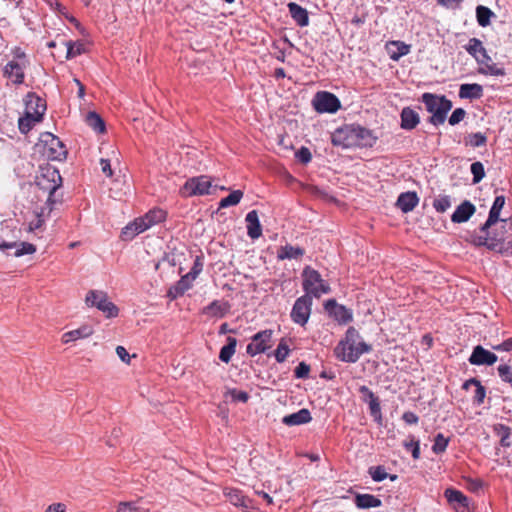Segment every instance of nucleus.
<instances>
[{"instance_id": "f257e3e1", "label": "nucleus", "mask_w": 512, "mask_h": 512, "mask_svg": "<svg viewBox=\"0 0 512 512\" xmlns=\"http://www.w3.org/2000/svg\"><path fill=\"white\" fill-rule=\"evenodd\" d=\"M421 100L425 104L426 110L431 113V117L428 121L434 126L443 124L447 118L448 112L452 108V102L445 96L432 93H424Z\"/></svg>"}, {"instance_id": "f03ea898", "label": "nucleus", "mask_w": 512, "mask_h": 512, "mask_svg": "<svg viewBox=\"0 0 512 512\" xmlns=\"http://www.w3.org/2000/svg\"><path fill=\"white\" fill-rule=\"evenodd\" d=\"M302 278V287L305 295H309L311 298H319L323 294L329 293V285L322 279L320 273L310 266H306L303 269Z\"/></svg>"}, {"instance_id": "7ed1b4c3", "label": "nucleus", "mask_w": 512, "mask_h": 512, "mask_svg": "<svg viewBox=\"0 0 512 512\" xmlns=\"http://www.w3.org/2000/svg\"><path fill=\"white\" fill-rule=\"evenodd\" d=\"M471 242L475 246H484L487 249L498 253H503L510 248V243L505 240L504 232L491 234L489 229L485 232L480 230L479 233L471 235Z\"/></svg>"}, {"instance_id": "20e7f679", "label": "nucleus", "mask_w": 512, "mask_h": 512, "mask_svg": "<svg viewBox=\"0 0 512 512\" xmlns=\"http://www.w3.org/2000/svg\"><path fill=\"white\" fill-rule=\"evenodd\" d=\"M39 144L43 146V154L49 160L64 161L67 158V149L64 143L54 134L44 132L40 134Z\"/></svg>"}, {"instance_id": "39448f33", "label": "nucleus", "mask_w": 512, "mask_h": 512, "mask_svg": "<svg viewBox=\"0 0 512 512\" xmlns=\"http://www.w3.org/2000/svg\"><path fill=\"white\" fill-rule=\"evenodd\" d=\"M85 303L88 307H96L107 318L117 317L118 307L109 300L106 292L102 290H90L85 297Z\"/></svg>"}, {"instance_id": "423d86ee", "label": "nucleus", "mask_w": 512, "mask_h": 512, "mask_svg": "<svg viewBox=\"0 0 512 512\" xmlns=\"http://www.w3.org/2000/svg\"><path fill=\"white\" fill-rule=\"evenodd\" d=\"M38 186L41 189L49 191L47 203L54 205L59 200L55 198V193L62 184V178L59 170L53 167H48L43 170L41 177L38 178Z\"/></svg>"}, {"instance_id": "0eeeda50", "label": "nucleus", "mask_w": 512, "mask_h": 512, "mask_svg": "<svg viewBox=\"0 0 512 512\" xmlns=\"http://www.w3.org/2000/svg\"><path fill=\"white\" fill-rule=\"evenodd\" d=\"M212 181L207 175L191 177L180 188L182 197L203 196L211 194Z\"/></svg>"}, {"instance_id": "6e6552de", "label": "nucleus", "mask_w": 512, "mask_h": 512, "mask_svg": "<svg viewBox=\"0 0 512 512\" xmlns=\"http://www.w3.org/2000/svg\"><path fill=\"white\" fill-rule=\"evenodd\" d=\"M312 106L318 113H336L340 107V100L336 95L328 91H318L313 99Z\"/></svg>"}, {"instance_id": "1a4fd4ad", "label": "nucleus", "mask_w": 512, "mask_h": 512, "mask_svg": "<svg viewBox=\"0 0 512 512\" xmlns=\"http://www.w3.org/2000/svg\"><path fill=\"white\" fill-rule=\"evenodd\" d=\"M311 307H312L311 296L302 295L301 297L297 298L293 304V307H292V310L290 313L291 320L300 326H304L310 318Z\"/></svg>"}, {"instance_id": "9d476101", "label": "nucleus", "mask_w": 512, "mask_h": 512, "mask_svg": "<svg viewBox=\"0 0 512 512\" xmlns=\"http://www.w3.org/2000/svg\"><path fill=\"white\" fill-rule=\"evenodd\" d=\"M360 398L369 406V413L373 420L379 425H383V416L381 411L380 399L368 387L361 386L359 388Z\"/></svg>"}, {"instance_id": "9b49d317", "label": "nucleus", "mask_w": 512, "mask_h": 512, "mask_svg": "<svg viewBox=\"0 0 512 512\" xmlns=\"http://www.w3.org/2000/svg\"><path fill=\"white\" fill-rule=\"evenodd\" d=\"M331 143L339 150H347L352 147V125L345 124L335 129L331 134Z\"/></svg>"}, {"instance_id": "f8f14e48", "label": "nucleus", "mask_w": 512, "mask_h": 512, "mask_svg": "<svg viewBox=\"0 0 512 512\" xmlns=\"http://www.w3.org/2000/svg\"><path fill=\"white\" fill-rule=\"evenodd\" d=\"M444 496L456 512H472L468 498L461 491L448 488L445 490Z\"/></svg>"}, {"instance_id": "ddd939ff", "label": "nucleus", "mask_w": 512, "mask_h": 512, "mask_svg": "<svg viewBox=\"0 0 512 512\" xmlns=\"http://www.w3.org/2000/svg\"><path fill=\"white\" fill-rule=\"evenodd\" d=\"M25 113H29L36 120H42L46 111V101L36 95L34 92H29L25 98Z\"/></svg>"}, {"instance_id": "4468645a", "label": "nucleus", "mask_w": 512, "mask_h": 512, "mask_svg": "<svg viewBox=\"0 0 512 512\" xmlns=\"http://www.w3.org/2000/svg\"><path fill=\"white\" fill-rule=\"evenodd\" d=\"M324 309L339 324H346L352 318L350 311L345 306L338 304L335 299L327 300Z\"/></svg>"}, {"instance_id": "2eb2a0df", "label": "nucleus", "mask_w": 512, "mask_h": 512, "mask_svg": "<svg viewBox=\"0 0 512 512\" xmlns=\"http://www.w3.org/2000/svg\"><path fill=\"white\" fill-rule=\"evenodd\" d=\"M334 355L343 362H352V327L347 329L345 338L334 348Z\"/></svg>"}, {"instance_id": "dca6fc26", "label": "nucleus", "mask_w": 512, "mask_h": 512, "mask_svg": "<svg viewBox=\"0 0 512 512\" xmlns=\"http://www.w3.org/2000/svg\"><path fill=\"white\" fill-rule=\"evenodd\" d=\"M498 360V357L493 352L486 350L481 345L474 347L472 354L469 357V362L472 365H493Z\"/></svg>"}, {"instance_id": "f3484780", "label": "nucleus", "mask_w": 512, "mask_h": 512, "mask_svg": "<svg viewBox=\"0 0 512 512\" xmlns=\"http://www.w3.org/2000/svg\"><path fill=\"white\" fill-rule=\"evenodd\" d=\"M25 65L15 60L9 61L3 68V74L6 78L16 85L24 82L25 78Z\"/></svg>"}, {"instance_id": "a211bd4d", "label": "nucleus", "mask_w": 512, "mask_h": 512, "mask_svg": "<svg viewBox=\"0 0 512 512\" xmlns=\"http://www.w3.org/2000/svg\"><path fill=\"white\" fill-rule=\"evenodd\" d=\"M195 277H192L191 274L188 272L187 274L183 275L174 285H172L168 291L167 296L171 300H175L185 294L186 291H188L192 285L193 281L195 280Z\"/></svg>"}, {"instance_id": "6ab92c4d", "label": "nucleus", "mask_w": 512, "mask_h": 512, "mask_svg": "<svg viewBox=\"0 0 512 512\" xmlns=\"http://www.w3.org/2000/svg\"><path fill=\"white\" fill-rule=\"evenodd\" d=\"M465 49L476 59L478 64H484L485 59L491 61V57L487 54L486 49L478 38H471Z\"/></svg>"}, {"instance_id": "aec40b11", "label": "nucleus", "mask_w": 512, "mask_h": 512, "mask_svg": "<svg viewBox=\"0 0 512 512\" xmlns=\"http://www.w3.org/2000/svg\"><path fill=\"white\" fill-rule=\"evenodd\" d=\"M376 141L377 136L374 135L373 131L363 127L354 128V146L372 147Z\"/></svg>"}, {"instance_id": "412c9836", "label": "nucleus", "mask_w": 512, "mask_h": 512, "mask_svg": "<svg viewBox=\"0 0 512 512\" xmlns=\"http://www.w3.org/2000/svg\"><path fill=\"white\" fill-rule=\"evenodd\" d=\"M505 205V197L503 195L497 196L492 204V207L489 211L488 219L481 226V231L485 232L492 225L499 221L500 212Z\"/></svg>"}, {"instance_id": "4be33fe9", "label": "nucleus", "mask_w": 512, "mask_h": 512, "mask_svg": "<svg viewBox=\"0 0 512 512\" xmlns=\"http://www.w3.org/2000/svg\"><path fill=\"white\" fill-rule=\"evenodd\" d=\"M247 235L251 239H258L262 235V226L256 210L249 211L245 216Z\"/></svg>"}, {"instance_id": "5701e85b", "label": "nucleus", "mask_w": 512, "mask_h": 512, "mask_svg": "<svg viewBox=\"0 0 512 512\" xmlns=\"http://www.w3.org/2000/svg\"><path fill=\"white\" fill-rule=\"evenodd\" d=\"M231 305L228 301L213 300L203 308V314L215 318H223L229 313Z\"/></svg>"}, {"instance_id": "b1692460", "label": "nucleus", "mask_w": 512, "mask_h": 512, "mask_svg": "<svg viewBox=\"0 0 512 512\" xmlns=\"http://www.w3.org/2000/svg\"><path fill=\"white\" fill-rule=\"evenodd\" d=\"M385 49L393 61H398L401 57L410 53L411 46L402 41H389Z\"/></svg>"}, {"instance_id": "393cba45", "label": "nucleus", "mask_w": 512, "mask_h": 512, "mask_svg": "<svg viewBox=\"0 0 512 512\" xmlns=\"http://www.w3.org/2000/svg\"><path fill=\"white\" fill-rule=\"evenodd\" d=\"M475 210V206L470 201L466 200L456 208L451 216V220L454 223L466 222L475 213Z\"/></svg>"}, {"instance_id": "a878e982", "label": "nucleus", "mask_w": 512, "mask_h": 512, "mask_svg": "<svg viewBox=\"0 0 512 512\" xmlns=\"http://www.w3.org/2000/svg\"><path fill=\"white\" fill-rule=\"evenodd\" d=\"M291 18L300 27L309 25L308 11L295 2H290L287 5Z\"/></svg>"}, {"instance_id": "bb28decb", "label": "nucleus", "mask_w": 512, "mask_h": 512, "mask_svg": "<svg viewBox=\"0 0 512 512\" xmlns=\"http://www.w3.org/2000/svg\"><path fill=\"white\" fill-rule=\"evenodd\" d=\"M312 420L311 413L308 409L302 408L295 413L286 415L282 419V423L287 426H297L307 424Z\"/></svg>"}, {"instance_id": "cd10ccee", "label": "nucleus", "mask_w": 512, "mask_h": 512, "mask_svg": "<svg viewBox=\"0 0 512 512\" xmlns=\"http://www.w3.org/2000/svg\"><path fill=\"white\" fill-rule=\"evenodd\" d=\"M419 202V198L416 192H404L401 193L397 199L396 206L404 213L412 211Z\"/></svg>"}, {"instance_id": "c85d7f7f", "label": "nucleus", "mask_w": 512, "mask_h": 512, "mask_svg": "<svg viewBox=\"0 0 512 512\" xmlns=\"http://www.w3.org/2000/svg\"><path fill=\"white\" fill-rule=\"evenodd\" d=\"M229 502L237 507H242L245 509L252 507V500L245 496L240 489L230 488L225 493Z\"/></svg>"}, {"instance_id": "c756f323", "label": "nucleus", "mask_w": 512, "mask_h": 512, "mask_svg": "<svg viewBox=\"0 0 512 512\" xmlns=\"http://www.w3.org/2000/svg\"><path fill=\"white\" fill-rule=\"evenodd\" d=\"M401 128L405 130L414 129L420 122L419 114L410 107L402 109L401 114Z\"/></svg>"}, {"instance_id": "7c9ffc66", "label": "nucleus", "mask_w": 512, "mask_h": 512, "mask_svg": "<svg viewBox=\"0 0 512 512\" xmlns=\"http://www.w3.org/2000/svg\"><path fill=\"white\" fill-rule=\"evenodd\" d=\"M355 504L360 509L378 508L382 505V501L372 494H355Z\"/></svg>"}, {"instance_id": "2f4dec72", "label": "nucleus", "mask_w": 512, "mask_h": 512, "mask_svg": "<svg viewBox=\"0 0 512 512\" xmlns=\"http://www.w3.org/2000/svg\"><path fill=\"white\" fill-rule=\"evenodd\" d=\"M93 334V327L91 325H83L77 329L68 331L63 334V342L69 343L78 339L87 338Z\"/></svg>"}, {"instance_id": "473e14b6", "label": "nucleus", "mask_w": 512, "mask_h": 512, "mask_svg": "<svg viewBox=\"0 0 512 512\" xmlns=\"http://www.w3.org/2000/svg\"><path fill=\"white\" fill-rule=\"evenodd\" d=\"M483 95V87L480 84H462L459 89V97L462 99H479Z\"/></svg>"}, {"instance_id": "72a5a7b5", "label": "nucleus", "mask_w": 512, "mask_h": 512, "mask_svg": "<svg viewBox=\"0 0 512 512\" xmlns=\"http://www.w3.org/2000/svg\"><path fill=\"white\" fill-rule=\"evenodd\" d=\"M470 386H474L475 387V394H474V397H473L474 403H476L478 405L482 404L484 402V399H485V396H486V389H485V387L476 378H471V379L466 380L464 382L462 388L464 390H468L470 388Z\"/></svg>"}, {"instance_id": "f704fd0d", "label": "nucleus", "mask_w": 512, "mask_h": 512, "mask_svg": "<svg viewBox=\"0 0 512 512\" xmlns=\"http://www.w3.org/2000/svg\"><path fill=\"white\" fill-rule=\"evenodd\" d=\"M305 254V250L299 246L285 245L278 250L277 257L280 260L284 259H298Z\"/></svg>"}, {"instance_id": "c9c22d12", "label": "nucleus", "mask_w": 512, "mask_h": 512, "mask_svg": "<svg viewBox=\"0 0 512 512\" xmlns=\"http://www.w3.org/2000/svg\"><path fill=\"white\" fill-rule=\"evenodd\" d=\"M226 341V345L220 349L219 359L224 363H229L232 356L235 354L237 339L235 337L228 336Z\"/></svg>"}, {"instance_id": "e433bc0d", "label": "nucleus", "mask_w": 512, "mask_h": 512, "mask_svg": "<svg viewBox=\"0 0 512 512\" xmlns=\"http://www.w3.org/2000/svg\"><path fill=\"white\" fill-rule=\"evenodd\" d=\"M493 431L500 438V444L502 447L509 448L512 446V430L509 426L499 423L494 425Z\"/></svg>"}, {"instance_id": "4c0bfd02", "label": "nucleus", "mask_w": 512, "mask_h": 512, "mask_svg": "<svg viewBox=\"0 0 512 512\" xmlns=\"http://www.w3.org/2000/svg\"><path fill=\"white\" fill-rule=\"evenodd\" d=\"M86 124L97 133H103L106 130L103 118L95 111H89L87 113Z\"/></svg>"}, {"instance_id": "58836bf2", "label": "nucleus", "mask_w": 512, "mask_h": 512, "mask_svg": "<svg viewBox=\"0 0 512 512\" xmlns=\"http://www.w3.org/2000/svg\"><path fill=\"white\" fill-rule=\"evenodd\" d=\"M273 331L271 329H265L257 332L251 337L252 342L254 344L259 345V347H266V351L271 348V340H272Z\"/></svg>"}, {"instance_id": "ea45409f", "label": "nucleus", "mask_w": 512, "mask_h": 512, "mask_svg": "<svg viewBox=\"0 0 512 512\" xmlns=\"http://www.w3.org/2000/svg\"><path fill=\"white\" fill-rule=\"evenodd\" d=\"M369 475L375 482H381L385 480L386 478H389L391 481H395L397 479V475H389L386 472V469L384 466L378 465V466H371L369 468Z\"/></svg>"}, {"instance_id": "a19ab883", "label": "nucleus", "mask_w": 512, "mask_h": 512, "mask_svg": "<svg viewBox=\"0 0 512 512\" xmlns=\"http://www.w3.org/2000/svg\"><path fill=\"white\" fill-rule=\"evenodd\" d=\"M479 73L484 75H492V76H503L505 75V69L499 67L497 64L493 63V61H489L485 59L484 64H480Z\"/></svg>"}, {"instance_id": "79ce46f5", "label": "nucleus", "mask_w": 512, "mask_h": 512, "mask_svg": "<svg viewBox=\"0 0 512 512\" xmlns=\"http://www.w3.org/2000/svg\"><path fill=\"white\" fill-rule=\"evenodd\" d=\"M166 212L161 208H154L149 210L145 214V219L147 220L148 224L152 227L156 224H159L163 222L166 219Z\"/></svg>"}, {"instance_id": "37998d69", "label": "nucleus", "mask_w": 512, "mask_h": 512, "mask_svg": "<svg viewBox=\"0 0 512 512\" xmlns=\"http://www.w3.org/2000/svg\"><path fill=\"white\" fill-rule=\"evenodd\" d=\"M243 197L241 190H234L228 196L222 198L219 202V208H227L237 205Z\"/></svg>"}, {"instance_id": "c03bdc74", "label": "nucleus", "mask_w": 512, "mask_h": 512, "mask_svg": "<svg viewBox=\"0 0 512 512\" xmlns=\"http://www.w3.org/2000/svg\"><path fill=\"white\" fill-rule=\"evenodd\" d=\"M65 45L67 47L66 59L68 60L73 59L85 52L84 44L80 41H67Z\"/></svg>"}, {"instance_id": "a18cd8bd", "label": "nucleus", "mask_w": 512, "mask_h": 512, "mask_svg": "<svg viewBox=\"0 0 512 512\" xmlns=\"http://www.w3.org/2000/svg\"><path fill=\"white\" fill-rule=\"evenodd\" d=\"M148 509L142 507L139 501H123L117 506L116 512H147Z\"/></svg>"}, {"instance_id": "49530a36", "label": "nucleus", "mask_w": 512, "mask_h": 512, "mask_svg": "<svg viewBox=\"0 0 512 512\" xmlns=\"http://www.w3.org/2000/svg\"><path fill=\"white\" fill-rule=\"evenodd\" d=\"M491 16H493V12L488 7L479 5L476 8L477 22L480 26H488L490 24Z\"/></svg>"}, {"instance_id": "de8ad7c7", "label": "nucleus", "mask_w": 512, "mask_h": 512, "mask_svg": "<svg viewBox=\"0 0 512 512\" xmlns=\"http://www.w3.org/2000/svg\"><path fill=\"white\" fill-rule=\"evenodd\" d=\"M403 446L406 451L411 452L414 460L420 458V442L416 440L414 436L410 435L408 439L403 442Z\"/></svg>"}, {"instance_id": "09e8293b", "label": "nucleus", "mask_w": 512, "mask_h": 512, "mask_svg": "<svg viewBox=\"0 0 512 512\" xmlns=\"http://www.w3.org/2000/svg\"><path fill=\"white\" fill-rule=\"evenodd\" d=\"M36 122H40V120H36L35 117H32L29 113H25L24 117H20L18 121V128L22 134H27L30 132Z\"/></svg>"}, {"instance_id": "8fccbe9b", "label": "nucleus", "mask_w": 512, "mask_h": 512, "mask_svg": "<svg viewBox=\"0 0 512 512\" xmlns=\"http://www.w3.org/2000/svg\"><path fill=\"white\" fill-rule=\"evenodd\" d=\"M450 438L445 437L442 433H438L434 438V444L432 446V451L435 454H442L446 451Z\"/></svg>"}, {"instance_id": "3c124183", "label": "nucleus", "mask_w": 512, "mask_h": 512, "mask_svg": "<svg viewBox=\"0 0 512 512\" xmlns=\"http://www.w3.org/2000/svg\"><path fill=\"white\" fill-rule=\"evenodd\" d=\"M290 353V348L289 346L287 345V342L285 339H281L275 352H274V356H275V359L278 363H282L284 362L288 355Z\"/></svg>"}, {"instance_id": "603ef678", "label": "nucleus", "mask_w": 512, "mask_h": 512, "mask_svg": "<svg viewBox=\"0 0 512 512\" xmlns=\"http://www.w3.org/2000/svg\"><path fill=\"white\" fill-rule=\"evenodd\" d=\"M36 252V246L29 242H21L17 244L16 250L14 252L15 257H21L27 254H33Z\"/></svg>"}, {"instance_id": "864d4df0", "label": "nucleus", "mask_w": 512, "mask_h": 512, "mask_svg": "<svg viewBox=\"0 0 512 512\" xmlns=\"http://www.w3.org/2000/svg\"><path fill=\"white\" fill-rule=\"evenodd\" d=\"M486 142V135L481 132H477L469 134L466 143L471 145L472 147H480L486 145Z\"/></svg>"}, {"instance_id": "5fc2aeb1", "label": "nucleus", "mask_w": 512, "mask_h": 512, "mask_svg": "<svg viewBox=\"0 0 512 512\" xmlns=\"http://www.w3.org/2000/svg\"><path fill=\"white\" fill-rule=\"evenodd\" d=\"M471 173L473 175V183H479L485 176L484 166L481 162L477 161L471 164Z\"/></svg>"}, {"instance_id": "6e6d98bb", "label": "nucleus", "mask_w": 512, "mask_h": 512, "mask_svg": "<svg viewBox=\"0 0 512 512\" xmlns=\"http://www.w3.org/2000/svg\"><path fill=\"white\" fill-rule=\"evenodd\" d=\"M451 206V201L449 196H440L433 201V207L439 213L446 212Z\"/></svg>"}, {"instance_id": "4d7b16f0", "label": "nucleus", "mask_w": 512, "mask_h": 512, "mask_svg": "<svg viewBox=\"0 0 512 512\" xmlns=\"http://www.w3.org/2000/svg\"><path fill=\"white\" fill-rule=\"evenodd\" d=\"M497 372L502 381L512 384V366L505 363L497 367Z\"/></svg>"}, {"instance_id": "13d9d810", "label": "nucleus", "mask_w": 512, "mask_h": 512, "mask_svg": "<svg viewBox=\"0 0 512 512\" xmlns=\"http://www.w3.org/2000/svg\"><path fill=\"white\" fill-rule=\"evenodd\" d=\"M44 218H43V211L41 212H35V218L31 220L28 224V231L29 232H35L36 230H39L44 225Z\"/></svg>"}, {"instance_id": "bf43d9fd", "label": "nucleus", "mask_w": 512, "mask_h": 512, "mask_svg": "<svg viewBox=\"0 0 512 512\" xmlns=\"http://www.w3.org/2000/svg\"><path fill=\"white\" fill-rule=\"evenodd\" d=\"M310 366L305 362H300L294 369V376L297 379H306L309 376Z\"/></svg>"}, {"instance_id": "052dcab7", "label": "nucleus", "mask_w": 512, "mask_h": 512, "mask_svg": "<svg viewBox=\"0 0 512 512\" xmlns=\"http://www.w3.org/2000/svg\"><path fill=\"white\" fill-rule=\"evenodd\" d=\"M139 233L135 229L133 222L127 224L121 231V239L124 241H130Z\"/></svg>"}, {"instance_id": "680f3d73", "label": "nucleus", "mask_w": 512, "mask_h": 512, "mask_svg": "<svg viewBox=\"0 0 512 512\" xmlns=\"http://www.w3.org/2000/svg\"><path fill=\"white\" fill-rule=\"evenodd\" d=\"M295 157L300 163L307 164L311 161L312 154L307 147L302 146L300 149L296 151Z\"/></svg>"}, {"instance_id": "e2e57ef3", "label": "nucleus", "mask_w": 512, "mask_h": 512, "mask_svg": "<svg viewBox=\"0 0 512 512\" xmlns=\"http://www.w3.org/2000/svg\"><path fill=\"white\" fill-rule=\"evenodd\" d=\"M466 116V111L463 108H456L449 117V124L454 126L460 123Z\"/></svg>"}, {"instance_id": "0e129e2a", "label": "nucleus", "mask_w": 512, "mask_h": 512, "mask_svg": "<svg viewBox=\"0 0 512 512\" xmlns=\"http://www.w3.org/2000/svg\"><path fill=\"white\" fill-rule=\"evenodd\" d=\"M203 265H204L203 264V256L202 255L196 256L193 266H192L191 270L189 271L191 276L197 278L198 275L203 270Z\"/></svg>"}, {"instance_id": "69168bd1", "label": "nucleus", "mask_w": 512, "mask_h": 512, "mask_svg": "<svg viewBox=\"0 0 512 512\" xmlns=\"http://www.w3.org/2000/svg\"><path fill=\"white\" fill-rule=\"evenodd\" d=\"M229 393L232 399L237 402L246 403L249 399V394L246 391L231 389Z\"/></svg>"}, {"instance_id": "338daca9", "label": "nucleus", "mask_w": 512, "mask_h": 512, "mask_svg": "<svg viewBox=\"0 0 512 512\" xmlns=\"http://www.w3.org/2000/svg\"><path fill=\"white\" fill-rule=\"evenodd\" d=\"M466 487L471 492H477L483 487L482 480L478 478H465Z\"/></svg>"}, {"instance_id": "774afa93", "label": "nucleus", "mask_w": 512, "mask_h": 512, "mask_svg": "<svg viewBox=\"0 0 512 512\" xmlns=\"http://www.w3.org/2000/svg\"><path fill=\"white\" fill-rule=\"evenodd\" d=\"M133 225L139 234L151 228L145 219V215L143 217L136 218L133 221Z\"/></svg>"}]
</instances>
